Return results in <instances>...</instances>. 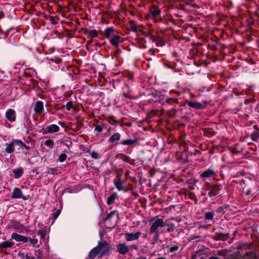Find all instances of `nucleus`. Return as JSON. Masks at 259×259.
Masks as SVG:
<instances>
[{
	"label": "nucleus",
	"mask_w": 259,
	"mask_h": 259,
	"mask_svg": "<svg viewBox=\"0 0 259 259\" xmlns=\"http://www.w3.org/2000/svg\"><path fill=\"white\" fill-rule=\"evenodd\" d=\"M213 218V213L211 212H208L205 214V218L206 220H211Z\"/></svg>",
	"instance_id": "nucleus-32"
},
{
	"label": "nucleus",
	"mask_w": 259,
	"mask_h": 259,
	"mask_svg": "<svg viewBox=\"0 0 259 259\" xmlns=\"http://www.w3.org/2000/svg\"><path fill=\"white\" fill-rule=\"evenodd\" d=\"M60 212H61V210H57L55 212H54L53 214L52 218L54 220H56L58 217L59 214H60Z\"/></svg>",
	"instance_id": "nucleus-36"
},
{
	"label": "nucleus",
	"mask_w": 259,
	"mask_h": 259,
	"mask_svg": "<svg viewBox=\"0 0 259 259\" xmlns=\"http://www.w3.org/2000/svg\"><path fill=\"white\" fill-rule=\"evenodd\" d=\"M150 222L151 223L150 228V232L151 233H158V229L163 228L165 226L163 219L158 218V217L151 220Z\"/></svg>",
	"instance_id": "nucleus-1"
},
{
	"label": "nucleus",
	"mask_w": 259,
	"mask_h": 259,
	"mask_svg": "<svg viewBox=\"0 0 259 259\" xmlns=\"http://www.w3.org/2000/svg\"><path fill=\"white\" fill-rule=\"evenodd\" d=\"M54 145V142L50 139L46 140V142H45V145L50 148L53 147Z\"/></svg>",
	"instance_id": "nucleus-27"
},
{
	"label": "nucleus",
	"mask_w": 259,
	"mask_h": 259,
	"mask_svg": "<svg viewBox=\"0 0 259 259\" xmlns=\"http://www.w3.org/2000/svg\"><path fill=\"white\" fill-rule=\"evenodd\" d=\"M37 233L40 236L41 239H44L46 235V230L44 229L39 230L38 231Z\"/></svg>",
	"instance_id": "nucleus-29"
},
{
	"label": "nucleus",
	"mask_w": 259,
	"mask_h": 259,
	"mask_svg": "<svg viewBox=\"0 0 259 259\" xmlns=\"http://www.w3.org/2000/svg\"><path fill=\"white\" fill-rule=\"evenodd\" d=\"M73 107V104L71 102H68L66 104V108L67 111H69Z\"/></svg>",
	"instance_id": "nucleus-35"
},
{
	"label": "nucleus",
	"mask_w": 259,
	"mask_h": 259,
	"mask_svg": "<svg viewBox=\"0 0 259 259\" xmlns=\"http://www.w3.org/2000/svg\"><path fill=\"white\" fill-rule=\"evenodd\" d=\"M66 158H67L66 154L65 153H62L59 156L58 160L60 162H63L66 160Z\"/></svg>",
	"instance_id": "nucleus-31"
},
{
	"label": "nucleus",
	"mask_w": 259,
	"mask_h": 259,
	"mask_svg": "<svg viewBox=\"0 0 259 259\" xmlns=\"http://www.w3.org/2000/svg\"><path fill=\"white\" fill-rule=\"evenodd\" d=\"M5 115L7 119L11 122L16 120V111L13 109H8L6 112Z\"/></svg>",
	"instance_id": "nucleus-6"
},
{
	"label": "nucleus",
	"mask_w": 259,
	"mask_h": 259,
	"mask_svg": "<svg viewBox=\"0 0 259 259\" xmlns=\"http://www.w3.org/2000/svg\"><path fill=\"white\" fill-rule=\"evenodd\" d=\"M91 155L92 156V158H94V159H98L99 158V154L97 152H95V151H92L91 153Z\"/></svg>",
	"instance_id": "nucleus-37"
},
{
	"label": "nucleus",
	"mask_w": 259,
	"mask_h": 259,
	"mask_svg": "<svg viewBox=\"0 0 259 259\" xmlns=\"http://www.w3.org/2000/svg\"><path fill=\"white\" fill-rule=\"evenodd\" d=\"M137 246H133V248H134V249H137Z\"/></svg>",
	"instance_id": "nucleus-42"
},
{
	"label": "nucleus",
	"mask_w": 259,
	"mask_h": 259,
	"mask_svg": "<svg viewBox=\"0 0 259 259\" xmlns=\"http://www.w3.org/2000/svg\"><path fill=\"white\" fill-rule=\"evenodd\" d=\"M96 128L98 131V132H100L101 131V128Z\"/></svg>",
	"instance_id": "nucleus-40"
},
{
	"label": "nucleus",
	"mask_w": 259,
	"mask_h": 259,
	"mask_svg": "<svg viewBox=\"0 0 259 259\" xmlns=\"http://www.w3.org/2000/svg\"><path fill=\"white\" fill-rule=\"evenodd\" d=\"M22 236L16 233H13L11 236V240H14L17 242H21Z\"/></svg>",
	"instance_id": "nucleus-22"
},
{
	"label": "nucleus",
	"mask_w": 259,
	"mask_h": 259,
	"mask_svg": "<svg viewBox=\"0 0 259 259\" xmlns=\"http://www.w3.org/2000/svg\"><path fill=\"white\" fill-rule=\"evenodd\" d=\"M29 241L31 244H33L37 248H39L40 245L38 244V240L36 238H31L30 237Z\"/></svg>",
	"instance_id": "nucleus-24"
},
{
	"label": "nucleus",
	"mask_w": 259,
	"mask_h": 259,
	"mask_svg": "<svg viewBox=\"0 0 259 259\" xmlns=\"http://www.w3.org/2000/svg\"><path fill=\"white\" fill-rule=\"evenodd\" d=\"M29 239L30 237L22 235L21 242H22L23 243H27L28 241H29Z\"/></svg>",
	"instance_id": "nucleus-38"
},
{
	"label": "nucleus",
	"mask_w": 259,
	"mask_h": 259,
	"mask_svg": "<svg viewBox=\"0 0 259 259\" xmlns=\"http://www.w3.org/2000/svg\"><path fill=\"white\" fill-rule=\"evenodd\" d=\"M23 227V225H22L21 224L19 223H16L14 225V228H15V229H22Z\"/></svg>",
	"instance_id": "nucleus-39"
},
{
	"label": "nucleus",
	"mask_w": 259,
	"mask_h": 259,
	"mask_svg": "<svg viewBox=\"0 0 259 259\" xmlns=\"http://www.w3.org/2000/svg\"><path fill=\"white\" fill-rule=\"evenodd\" d=\"M11 198L12 199H19L22 198L25 199V198L23 196L22 192L20 189L17 187H15L13 192L11 193Z\"/></svg>",
	"instance_id": "nucleus-8"
},
{
	"label": "nucleus",
	"mask_w": 259,
	"mask_h": 259,
	"mask_svg": "<svg viewBox=\"0 0 259 259\" xmlns=\"http://www.w3.org/2000/svg\"><path fill=\"white\" fill-rule=\"evenodd\" d=\"M116 213V212L115 211L111 212L109 214H108L107 217L105 219V221L107 222L110 220L113 216H114Z\"/></svg>",
	"instance_id": "nucleus-34"
},
{
	"label": "nucleus",
	"mask_w": 259,
	"mask_h": 259,
	"mask_svg": "<svg viewBox=\"0 0 259 259\" xmlns=\"http://www.w3.org/2000/svg\"><path fill=\"white\" fill-rule=\"evenodd\" d=\"M47 131L49 133H54L59 131L60 127L58 125L53 124H51L47 127Z\"/></svg>",
	"instance_id": "nucleus-16"
},
{
	"label": "nucleus",
	"mask_w": 259,
	"mask_h": 259,
	"mask_svg": "<svg viewBox=\"0 0 259 259\" xmlns=\"http://www.w3.org/2000/svg\"><path fill=\"white\" fill-rule=\"evenodd\" d=\"M121 37L117 35H114L110 39V43L114 47L117 48L121 41Z\"/></svg>",
	"instance_id": "nucleus-11"
},
{
	"label": "nucleus",
	"mask_w": 259,
	"mask_h": 259,
	"mask_svg": "<svg viewBox=\"0 0 259 259\" xmlns=\"http://www.w3.org/2000/svg\"><path fill=\"white\" fill-rule=\"evenodd\" d=\"M14 243L10 241H3L0 243V247L3 248H7L12 247Z\"/></svg>",
	"instance_id": "nucleus-19"
},
{
	"label": "nucleus",
	"mask_w": 259,
	"mask_h": 259,
	"mask_svg": "<svg viewBox=\"0 0 259 259\" xmlns=\"http://www.w3.org/2000/svg\"><path fill=\"white\" fill-rule=\"evenodd\" d=\"M47 60H49L48 63L50 64V66L53 70H57L59 68L58 64L60 62V59L58 58L49 59L46 58Z\"/></svg>",
	"instance_id": "nucleus-7"
},
{
	"label": "nucleus",
	"mask_w": 259,
	"mask_h": 259,
	"mask_svg": "<svg viewBox=\"0 0 259 259\" xmlns=\"http://www.w3.org/2000/svg\"><path fill=\"white\" fill-rule=\"evenodd\" d=\"M104 35L107 38H109L115 35L114 29L113 27H108L105 30L104 32Z\"/></svg>",
	"instance_id": "nucleus-13"
},
{
	"label": "nucleus",
	"mask_w": 259,
	"mask_h": 259,
	"mask_svg": "<svg viewBox=\"0 0 259 259\" xmlns=\"http://www.w3.org/2000/svg\"><path fill=\"white\" fill-rule=\"evenodd\" d=\"M136 259H145L144 257H140V258H137Z\"/></svg>",
	"instance_id": "nucleus-41"
},
{
	"label": "nucleus",
	"mask_w": 259,
	"mask_h": 259,
	"mask_svg": "<svg viewBox=\"0 0 259 259\" xmlns=\"http://www.w3.org/2000/svg\"><path fill=\"white\" fill-rule=\"evenodd\" d=\"M218 194V192L214 188H212L208 192V196L210 197H214Z\"/></svg>",
	"instance_id": "nucleus-26"
},
{
	"label": "nucleus",
	"mask_w": 259,
	"mask_h": 259,
	"mask_svg": "<svg viewBox=\"0 0 259 259\" xmlns=\"http://www.w3.org/2000/svg\"><path fill=\"white\" fill-rule=\"evenodd\" d=\"M19 142L20 143H18V147H19V149L20 148H25L26 149H29L30 148L28 146H27L21 140H19Z\"/></svg>",
	"instance_id": "nucleus-30"
},
{
	"label": "nucleus",
	"mask_w": 259,
	"mask_h": 259,
	"mask_svg": "<svg viewBox=\"0 0 259 259\" xmlns=\"http://www.w3.org/2000/svg\"><path fill=\"white\" fill-rule=\"evenodd\" d=\"M34 110L36 113L42 112L44 110V104L42 102L40 101H37L35 103Z\"/></svg>",
	"instance_id": "nucleus-14"
},
{
	"label": "nucleus",
	"mask_w": 259,
	"mask_h": 259,
	"mask_svg": "<svg viewBox=\"0 0 259 259\" xmlns=\"http://www.w3.org/2000/svg\"><path fill=\"white\" fill-rule=\"evenodd\" d=\"M153 20L155 22H159L161 21V18L160 17L161 10L157 7H154L151 11Z\"/></svg>",
	"instance_id": "nucleus-4"
},
{
	"label": "nucleus",
	"mask_w": 259,
	"mask_h": 259,
	"mask_svg": "<svg viewBox=\"0 0 259 259\" xmlns=\"http://www.w3.org/2000/svg\"><path fill=\"white\" fill-rule=\"evenodd\" d=\"M120 137L121 135L118 133H116L110 137L108 140V142L109 143H114L116 141H119L120 139Z\"/></svg>",
	"instance_id": "nucleus-18"
},
{
	"label": "nucleus",
	"mask_w": 259,
	"mask_h": 259,
	"mask_svg": "<svg viewBox=\"0 0 259 259\" xmlns=\"http://www.w3.org/2000/svg\"><path fill=\"white\" fill-rule=\"evenodd\" d=\"M18 143H20L18 139H13L10 142L6 143L5 145V152L7 154L13 153L15 151V146H18Z\"/></svg>",
	"instance_id": "nucleus-2"
},
{
	"label": "nucleus",
	"mask_w": 259,
	"mask_h": 259,
	"mask_svg": "<svg viewBox=\"0 0 259 259\" xmlns=\"http://www.w3.org/2000/svg\"><path fill=\"white\" fill-rule=\"evenodd\" d=\"M118 252L121 254H125L128 252L129 247L123 243H120L116 245Z\"/></svg>",
	"instance_id": "nucleus-10"
},
{
	"label": "nucleus",
	"mask_w": 259,
	"mask_h": 259,
	"mask_svg": "<svg viewBox=\"0 0 259 259\" xmlns=\"http://www.w3.org/2000/svg\"><path fill=\"white\" fill-rule=\"evenodd\" d=\"M35 255L36 256V259H42V252L41 250L38 249L36 250Z\"/></svg>",
	"instance_id": "nucleus-28"
},
{
	"label": "nucleus",
	"mask_w": 259,
	"mask_h": 259,
	"mask_svg": "<svg viewBox=\"0 0 259 259\" xmlns=\"http://www.w3.org/2000/svg\"><path fill=\"white\" fill-rule=\"evenodd\" d=\"M187 104L189 107L195 108L196 109L205 108L207 105L206 102L205 101H203L202 103L195 101H189L187 102Z\"/></svg>",
	"instance_id": "nucleus-5"
},
{
	"label": "nucleus",
	"mask_w": 259,
	"mask_h": 259,
	"mask_svg": "<svg viewBox=\"0 0 259 259\" xmlns=\"http://www.w3.org/2000/svg\"><path fill=\"white\" fill-rule=\"evenodd\" d=\"M98 248V247L96 246L90 251L89 254V257L90 259H94L96 256L99 257H101L100 256V252L99 251Z\"/></svg>",
	"instance_id": "nucleus-12"
},
{
	"label": "nucleus",
	"mask_w": 259,
	"mask_h": 259,
	"mask_svg": "<svg viewBox=\"0 0 259 259\" xmlns=\"http://www.w3.org/2000/svg\"><path fill=\"white\" fill-rule=\"evenodd\" d=\"M20 256L21 259H35V257H31L27 254L21 253Z\"/></svg>",
	"instance_id": "nucleus-33"
},
{
	"label": "nucleus",
	"mask_w": 259,
	"mask_h": 259,
	"mask_svg": "<svg viewBox=\"0 0 259 259\" xmlns=\"http://www.w3.org/2000/svg\"><path fill=\"white\" fill-rule=\"evenodd\" d=\"M167 248L168 249L169 252H173L177 251L179 249V247L177 245H175L171 247L168 246V247H167Z\"/></svg>",
	"instance_id": "nucleus-25"
},
{
	"label": "nucleus",
	"mask_w": 259,
	"mask_h": 259,
	"mask_svg": "<svg viewBox=\"0 0 259 259\" xmlns=\"http://www.w3.org/2000/svg\"><path fill=\"white\" fill-rule=\"evenodd\" d=\"M137 142L136 139H127L123 140L121 142V144L123 145H132Z\"/></svg>",
	"instance_id": "nucleus-20"
},
{
	"label": "nucleus",
	"mask_w": 259,
	"mask_h": 259,
	"mask_svg": "<svg viewBox=\"0 0 259 259\" xmlns=\"http://www.w3.org/2000/svg\"><path fill=\"white\" fill-rule=\"evenodd\" d=\"M97 247H98V250L100 252V256H102L104 254L107 252L109 249V245L105 241L98 243Z\"/></svg>",
	"instance_id": "nucleus-3"
},
{
	"label": "nucleus",
	"mask_w": 259,
	"mask_h": 259,
	"mask_svg": "<svg viewBox=\"0 0 259 259\" xmlns=\"http://www.w3.org/2000/svg\"><path fill=\"white\" fill-rule=\"evenodd\" d=\"M141 235V232L125 233V237L127 241H132L137 240L140 237Z\"/></svg>",
	"instance_id": "nucleus-9"
},
{
	"label": "nucleus",
	"mask_w": 259,
	"mask_h": 259,
	"mask_svg": "<svg viewBox=\"0 0 259 259\" xmlns=\"http://www.w3.org/2000/svg\"><path fill=\"white\" fill-rule=\"evenodd\" d=\"M114 185L116 188L119 190L121 191L123 189L122 184L119 177H117L114 181Z\"/></svg>",
	"instance_id": "nucleus-17"
},
{
	"label": "nucleus",
	"mask_w": 259,
	"mask_h": 259,
	"mask_svg": "<svg viewBox=\"0 0 259 259\" xmlns=\"http://www.w3.org/2000/svg\"><path fill=\"white\" fill-rule=\"evenodd\" d=\"M13 172L15 175V178L16 179L19 178L23 174L22 169L20 168L13 169Z\"/></svg>",
	"instance_id": "nucleus-21"
},
{
	"label": "nucleus",
	"mask_w": 259,
	"mask_h": 259,
	"mask_svg": "<svg viewBox=\"0 0 259 259\" xmlns=\"http://www.w3.org/2000/svg\"><path fill=\"white\" fill-rule=\"evenodd\" d=\"M116 195L115 194H113L111 195L108 198L107 204L108 205H110V204H112L114 202V201L116 198Z\"/></svg>",
	"instance_id": "nucleus-23"
},
{
	"label": "nucleus",
	"mask_w": 259,
	"mask_h": 259,
	"mask_svg": "<svg viewBox=\"0 0 259 259\" xmlns=\"http://www.w3.org/2000/svg\"><path fill=\"white\" fill-rule=\"evenodd\" d=\"M215 174L214 171L210 169H208L203 171L200 176L202 178H210Z\"/></svg>",
	"instance_id": "nucleus-15"
}]
</instances>
